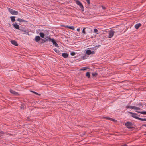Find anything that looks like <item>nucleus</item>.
<instances>
[{
  "instance_id": "24",
  "label": "nucleus",
  "mask_w": 146,
  "mask_h": 146,
  "mask_svg": "<svg viewBox=\"0 0 146 146\" xmlns=\"http://www.w3.org/2000/svg\"><path fill=\"white\" fill-rule=\"evenodd\" d=\"M54 51L57 53H58V54H59V53L60 52V51L58 50L56 48H55V49H54Z\"/></svg>"
},
{
  "instance_id": "28",
  "label": "nucleus",
  "mask_w": 146,
  "mask_h": 146,
  "mask_svg": "<svg viewBox=\"0 0 146 146\" xmlns=\"http://www.w3.org/2000/svg\"><path fill=\"white\" fill-rule=\"evenodd\" d=\"M22 32H24L25 33V34L27 33L28 32L26 30H20Z\"/></svg>"
},
{
  "instance_id": "30",
  "label": "nucleus",
  "mask_w": 146,
  "mask_h": 146,
  "mask_svg": "<svg viewBox=\"0 0 146 146\" xmlns=\"http://www.w3.org/2000/svg\"><path fill=\"white\" fill-rule=\"evenodd\" d=\"M85 28H84L83 29L82 31V33L84 34H85L86 33V32L85 31Z\"/></svg>"
},
{
  "instance_id": "27",
  "label": "nucleus",
  "mask_w": 146,
  "mask_h": 146,
  "mask_svg": "<svg viewBox=\"0 0 146 146\" xmlns=\"http://www.w3.org/2000/svg\"><path fill=\"white\" fill-rule=\"evenodd\" d=\"M89 48L92 50H96L97 49V48H96L95 47H94Z\"/></svg>"
},
{
  "instance_id": "4",
  "label": "nucleus",
  "mask_w": 146,
  "mask_h": 146,
  "mask_svg": "<svg viewBox=\"0 0 146 146\" xmlns=\"http://www.w3.org/2000/svg\"><path fill=\"white\" fill-rule=\"evenodd\" d=\"M129 113L132 114L131 116L132 117L139 120L140 118L139 117L140 116L139 115L136 113H134L131 112H130Z\"/></svg>"
},
{
  "instance_id": "34",
  "label": "nucleus",
  "mask_w": 146,
  "mask_h": 146,
  "mask_svg": "<svg viewBox=\"0 0 146 146\" xmlns=\"http://www.w3.org/2000/svg\"><path fill=\"white\" fill-rule=\"evenodd\" d=\"M101 6L102 7V9L104 10H105L106 9L105 7L101 5Z\"/></svg>"
},
{
  "instance_id": "15",
  "label": "nucleus",
  "mask_w": 146,
  "mask_h": 146,
  "mask_svg": "<svg viewBox=\"0 0 146 146\" xmlns=\"http://www.w3.org/2000/svg\"><path fill=\"white\" fill-rule=\"evenodd\" d=\"M86 54L88 55H90L91 54V51L90 50H88L86 51Z\"/></svg>"
},
{
  "instance_id": "38",
  "label": "nucleus",
  "mask_w": 146,
  "mask_h": 146,
  "mask_svg": "<svg viewBox=\"0 0 146 146\" xmlns=\"http://www.w3.org/2000/svg\"><path fill=\"white\" fill-rule=\"evenodd\" d=\"M137 105L139 106H142V104L140 103H139Z\"/></svg>"
},
{
  "instance_id": "32",
  "label": "nucleus",
  "mask_w": 146,
  "mask_h": 146,
  "mask_svg": "<svg viewBox=\"0 0 146 146\" xmlns=\"http://www.w3.org/2000/svg\"><path fill=\"white\" fill-rule=\"evenodd\" d=\"M4 134V132L0 130V135H1Z\"/></svg>"
},
{
  "instance_id": "44",
  "label": "nucleus",
  "mask_w": 146,
  "mask_h": 146,
  "mask_svg": "<svg viewBox=\"0 0 146 146\" xmlns=\"http://www.w3.org/2000/svg\"><path fill=\"white\" fill-rule=\"evenodd\" d=\"M143 126L146 127V124H144Z\"/></svg>"
},
{
  "instance_id": "37",
  "label": "nucleus",
  "mask_w": 146,
  "mask_h": 146,
  "mask_svg": "<svg viewBox=\"0 0 146 146\" xmlns=\"http://www.w3.org/2000/svg\"><path fill=\"white\" fill-rule=\"evenodd\" d=\"M32 92H33V93H34V94H35L36 95H39V94L37 92H35V91H32Z\"/></svg>"
},
{
  "instance_id": "20",
  "label": "nucleus",
  "mask_w": 146,
  "mask_h": 146,
  "mask_svg": "<svg viewBox=\"0 0 146 146\" xmlns=\"http://www.w3.org/2000/svg\"><path fill=\"white\" fill-rule=\"evenodd\" d=\"M86 76L88 78H89L90 77V72H87L86 73Z\"/></svg>"
},
{
  "instance_id": "10",
  "label": "nucleus",
  "mask_w": 146,
  "mask_h": 146,
  "mask_svg": "<svg viewBox=\"0 0 146 146\" xmlns=\"http://www.w3.org/2000/svg\"><path fill=\"white\" fill-rule=\"evenodd\" d=\"M41 39L39 36H36L35 38V40L36 42H38Z\"/></svg>"
},
{
  "instance_id": "46",
  "label": "nucleus",
  "mask_w": 146,
  "mask_h": 146,
  "mask_svg": "<svg viewBox=\"0 0 146 146\" xmlns=\"http://www.w3.org/2000/svg\"><path fill=\"white\" fill-rule=\"evenodd\" d=\"M145 135H146V134H145Z\"/></svg>"
},
{
  "instance_id": "26",
  "label": "nucleus",
  "mask_w": 146,
  "mask_h": 146,
  "mask_svg": "<svg viewBox=\"0 0 146 146\" xmlns=\"http://www.w3.org/2000/svg\"><path fill=\"white\" fill-rule=\"evenodd\" d=\"M139 120L141 121H146V118H140L139 119Z\"/></svg>"
},
{
  "instance_id": "21",
  "label": "nucleus",
  "mask_w": 146,
  "mask_h": 146,
  "mask_svg": "<svg viewBox=\"0 0 146 146\" xmlns=\"http://www.w3.org/2000/svg\"><path fill=\"white\" fill-rule=\"evenodd\" d=\"M88 68L86 67H83L82 68L80 69V71L85 70H86Z\"/></svg>"
},
{
  "instance_id": "33",
  "label": "nucleus",
  "mask_w": 146,
  "mask_h": 146,
  "mask_svg": "<svg viewBox=\"0 0 146 146\" xmlns=\"http://www.w3.org/2000/svg\"><path fill=\"white\" fill-rule=\"evenodd\" d=\"M70 54L72 56H74L75 54L74 52H71Z\"/></svg>"
},
{
  "instance_id": "1",
  "label": "nucleus",
  "mask_w": 146,
  "mask_h": 146,
  "mask_svg": "<svg viewBox=\"0 0 146 146\" xmlns=\"http://www.w3.org/2000/svg\"><path fill=\"white\" fill-rule=\"evenodd\" d=\"M117 32V31H115L114 29H111L108 31V37L109 38H111L113 36L115 33Z\"/></svg>"
},
{
  "instance_id": "40",
  "label": "nucleus",
  "mask_w": 146,
  "mask_h": 146,
  "mask_svg": "<svg viewBox=\"0 0 146 146\" xmlns=\"http://www.w3.org/2000/svg\"><path fill=\"white\" fill-rule=\"evenodd\" d=\"M126 108H127V109L130 108V106H126Z\"/></svg>"
},
{
  "instance_id": "43",
  "label": "nucleus",
  "mask_w": 146,
  "mask_h": 146,
  "mask_svg": "<svg viewBox=\"0 0 146 146\" xmlns=\"http://www.w3.org/2000/svg\"><path fill=\"white\" fill-rule=\"evenodd\" d=\"M122 146H127V145H122Z\"/></svg>"
},
{
  "instance_id": "22",
  "label": "nucleus",
  "mask_w": 146,
  "mask_h": 146,
  "mask_svg": "<svg viewBox=\"0 0 146 146\" xmlns=\"http://www.w3.org/2000/svg\"><path fill=\"white\" fill-rule=\"evenodd\" d=\"M105 118L106 119L110 120L111 121H114V120L112 118L110 117H105Z\"/></svg>"
},
{
  "instance_id": "41",
  "label": "nucleus",
  "mask_w": 146,
  "mask_h": 146,
  "mask_svg": "<svg viewBox=\"0 0 146 146\" xmlns=\"http://www.w3.org/2000/svg\"><path fill=\"white\" fill-rule=\"evenodd\" d=\"M77 31L78 32H79V31H80V28H78V29H77Z\"/></svg>"
},
{
  "instance_id": "13",
  "label": "nucleus",
  "mask_w": 146,
  "mask_h": 146,
  "mask_svg": "<svg viewBox=\"0 0 146 146\" xmlns=\"http://www.w3.org/2000/svg\"><path fill=\"white\" fill-rule=\"evenodd\" d=\"M62 56L64 58H66L68 56V54L67 53H63L62 54Z\"/></svg>"
},
{
  "instance_id": "8",
  "label": "nucleus",
  "mask_w": 146,
  "mask_h": 146,
  "mask_svg": "<svg viewBox=\"0 0 146 146\" xmlns=\"http://www.w3.org/2000/svg\"><path fill=\"white\" fill-rule=\"evenodd\" d=\"M52 43L53 45H54L55 47H59V46L58 44L56 42L55 40L54 39L53 40H52Z\"/></svg>"
},
{
  "instance_id": "23",
  "label": "nucleus",
  "mask_w": 146,
  "mask_h": 146,
  "mask_svg": "<svg viewBox=\"0 0 146 146\" xmlns=\"http://www.w3.org/2000/svg\"><path fill=\"white\" fill-rule=\"evenodd\" d=\"M134 110H140V108L136 106H134Z\"/></svg>"
},
{
  "instance_id": "2",
  "label": "nucleus",
  "mask_w": 146,
  "mask_h": 146,
  "mask_svg": "<svg viewBox=\"0 0 146 146\" xmlns=\"http://www.w3.org/2000/svg\"><path fill=\"white\" fill-rule=\"evenodd\" d=\"M126 127L129 129H132L133 128V124L132 123L129 122H127L125 123Z\"/></svg>"
},
{
  "instance_id": "5",
  "label": "nucleus",
  "mask_w": 146,
  "mask_h": 146,
  "mask_svg": "<svg viewBox=\"0 0 146 146\" xmlns=\"http://www.w3.org/2000/svg\"><path fill=\"white\" fill-rule=\"evenodd\" d=\"M76 4L79 6L80 7L81 9V10L82 11H84V7L82 4V3L79 1L78 0H76Z\"/></svg>"
},
{
  "instance_id": "35",
  "label": "nucleus",
  "mask_w": 146,
  "mask_h": 146,
  "mask_svg": "<svg viewBox=\"0 0 146 146\" xmlns=\"http://www.w3.org/2000/svg\"><path fill=\"white\" fill-rule=\"evenodd\" d=\"M86 2L88 5H89L90 4V0H86Z\"/></svg>"
},
{
  "instance_id": "6",
  "label": "nucleus",
  "mask_w": 146,
  "mask_h": 146,
  "mask_svg": "<svg viewBox=\"0 0 146 146\" xmlns=\"http://www.w3.org/2000/svg\"><path fill=\"white\" fill-rule=\"evenodd\" d=\"M10 92L12 94L15 96H18L19 95V94L17 92L12 90L10 89Z\"/></svg>"
},
{
  "instance_id": "17",
  "label": "nucleus",
  "mask_w": 146,
  "mask_h": 146,
  "mask_svg": "<svg viewBox=\"0 0 146 146\" xmlns=\"http://www.w3.org/2000/svg\"><path fill=\"white\" fill-rule=\"evenodd\" d=\"M40 36L42 38H44V34L43 33L41 32L39 33Z\"/></svg>"
},
{
  "instance_id": "9",
  "label": "nucleus",
  "mask_w": 146,
  "mask_h": 146,
  "mask_svg": "<svg viewBox=\"0 0 146 146\" xmlns=\"http://www.w3.org/2000/svg\"><path fill=\"white\" fill-rule=\"evenodd\" d=\"M11 43H12V44L15 46H18V44H17V42L16 41H15L14 40H11Z\"/></svg>"
},
{
  "instance_id": "11",
  "label": "nucleus",
  "mask_w": 146,
  "mask_h": 146,
  "mask_svg": "<svg viewBox=\"0 0 146 146\" xmlns=\"http://www.w3.org/2000/svg\"><path fill=\"white\" fill-rule=\"evenodd\" d=\"M141 25V24L140 23H139L135 24V25L134 27L136 29H137Z\"/></svg>"
},
{
  "instance_id": "3",
  "label": "nucleus",
  "mask_w": 146,
  "mask_h": 146,
  "mask_svg": "<svg viewBox=\"0 0 146 146\" xmlns=\"http://www.w3.org/2000/svg\"><path fill=\"white\" fill-rule=\"evenodd\" d=\"M8 9L9 12L12 15H17L19 14V12L17 11L14 10L13 9L8 8Z\"/></svg>"
},
{
  "instance_id": "14",
  "label": "nucleus",
  "mask_w": 146,
  "mask_h": 146,
  "mask_svg": "<svg viewBox=\"0 0 146 146\" xmlns=\"http://www.w3.org/2000/svg\"><path fill=\"white\" fill-rule=\"evenodd\" d=\"M17 21L20 22H27V21L24 20L23 19H22L20 18H18L17 19Z\"/></svg>"
},
{
  "instance_id": "12",
  "label": "nucleus",
  "mask_w": 146,
  "mask_h": 146,
  "mask_svg": "<svg viewBox=\"0 0 146 146\" xmlns=\"http://www.w3.org/2000/svg\"><path fill=\"white\" fill-rule=\"evenodd\" d=\"M64 27H65L68 28L69 29H72V30H74V27L73 26H68V25H66V26H64Z\"/></svg>"
},
{
  "instance_id": "16",
  "label": "nucleus",
  "mask_w": 146,
  "mask_h": 146,
  "mask_svg": "<svg viewBox=\"0 0 146 146\" xmlns=\"http://www.w3.org/2000/svg\"><path fill=\"white\" fill-rule=\"evenodd\" d=\"M15 16H11L10 17V18H11V21L12 22H14L15 21Z\"/></svg>"
},
{
  "instance_id": "42",
  "label": "nucleus",
  "mask_w": 146,
  "mask_h": 146,
  "mask_svg": "<svg viewBox=\"0 0 146 146\" xmlns=\"http://www.w3.org/2000/svg\"><path fill=\"white\" fill-rule=\"evenodd\" d=\"M41 39L42 40V41H43L42 43H44L45 42V40H44L42 39Z\"/></svg>"
},
{
  "instance_id": "31",
  "label": "nucleus",
  "mask_w": 146,
  "mask_h": 146,
  "mask_svg": "<svg viewBox=\"0 0 146 146\" xmlns=\"http://www.w3.org/2000/svg\"><path fill=\"white\" fill-rule=\"evenodd\" d=\"M134 106H130V109H131L132 110H134Z\"/></svg>"
},
{
  "instance_id": "19",
  "label": "nucleus",
  "mask_w": 146,
  "mask_h": 146,
  "mask_svg": "<svg viewBox=\"0 0 146 146\" xmlns=\"http://www.w3.org/2000/svg\"><path fill=\"white\" fill-rule=\"evenodd\" d=\"M136 112H138V113H140L141 114L146 115V111H142V112H140L138 111H136Z\"/></svg>"
},
{
  "instance_id": "18",
  "label": "nucleus",
  "mask_w": 146,
  "mask_h": 146,
  "mask_svg": "<svg viewBox=\"0 0 146 146\" xmlns=\"http://www.w3.org/2000/svg\"><path fill=\"white\" fill-rule=\"evenodd\" d=\"M54 39H52L51 38L49 37L48 38V39L46 40L47 41H51L52 42V40H53Z\"/></svg>"
},
{
  "instance_id": "7",
  "label": "nucleus",
  "mask_w": 146,
  "mask_h": 146,
  "mask_svg": "<svg viewBox=\"0 0 146 146\" xmlns=\"http://www.w3.org/2000/svg\"><path fill=\"white\" fill-rule=\"evenodd\" d=\"M13 25L15 28L17 29H19V26L16 23H15L14 24H13Z\"/></svg>"
},
{
  "instance_id": "39",
  "label": "nucleus",
  "mask_w": 146,
  "mask_h": 146,
  "mask_svg": "<svg viewBox=\"0 0 146 146\" xmlns=\"http://www.w3.org/2000/svg\"><path fill=\"white\" fill-rule=\"evenodd\" d=\"M95 53V52L94 51H91V54H94Z\"/></svg>"
},
{
  "instance_id": "25",
  "label": "nucleus",
  "mask_w": 146,
  "mask_h": 146,
  "mask_svg": "<svg viewBox=\"0 0 146 146\" xmlns=\"http://www.w3.org/2000/svg\"><path fill=\"white\" fill-rule=\"evenodd\" d=\"M97 75V73L96 72L93 73H92V75L93 76H96Z\"/></svg>"
},
{
  "instance_id": "29",
  "label": "nucleus",
  "mask_w": 146,
  "mask_h": 146,
  "mask_svg": "<svg viewBox=\"0 0 146 146\" xmlns=\"http://www.w3.org/2000/svg\"><path fill=\"white\" fill-rule=\"evenodd\" d=\"M98 31L97 29H94V33H97L98 32Z\"/></svg>"
},
{
  "instance_id": "45",
  "label": "nucleus",
  "mask_w": 146,
  "mask_h": 146,
  "mask_svg": "<svg viewBox=\"0 0 146 146\" xmlns=\"http://www.w3.org/2000/svg\"><path fill=\"white\" fill-rule=\"evenodd\" d=\"M83 59H85V57L84 56H83Z\"/></svg>"
},
{
  "instance_id": "36",
  "label": "nucleus",
  "mask_w": 146,
  "mask_h": 146,
  "mask_svg": "<svg viewBox=\"0 0 146 146\" xmlns=\"http://www.w3.org/2000/svg\"><path fill=\"white\" fill-rule=\"evenodd\" d=\"M100 46V45H97V46H95V48H97V49L98 48V47H99Z\"/></svg>"
}]
</instances>
